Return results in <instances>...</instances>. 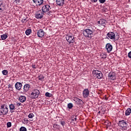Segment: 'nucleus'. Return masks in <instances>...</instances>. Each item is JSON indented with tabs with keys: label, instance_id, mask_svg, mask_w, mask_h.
<instances>
[{
	"label": "nucleus",
	"instance_id": "nucleus-1",
	"mask_svg": "<svg viewBox=\"0 0 131 131\" xmlns=\"http://www.w3.org/2000/svg\"><path fill=\"white\" fill-rule=\"evenodd\" d=\"M39 95H40L39 90L36 89H33L31 91L30 98L31 99H32V100H35L39 97Z\"/></svg>",
	"mask_w": 131,
	"mask_h": 131
},
{
	"label": "nucleus",
	"instance_id": "nucleus-2",
	"mask_svg": "<svg viewBox=\"0 0 131 131\" xmlns=\"http://www.w3.org/2000/svg\"><path fill=\"white\" fill-rule=\"evenodd\" d=\"M118 126L121 129H123L124 130H126L127 128L129 127L128 126V122L123 120L119 121Z\"/></svg>",
	"mask_w": 131,
	"mask_h": 131
},
{
	"label": "nucleus",
	"instance_id": "nucleus-3",
	"mask_svg": "<svg viewBox=\"0 0 131 131\" xmlns=\"http://www.w3.org/2000/svg\"><path fill=\"white\" fill-rule=\"evenodd\" d=\"M9 112V108L8 105L3 104L0 107V115H7Z\"/></svg>",
	"mask_w": 131,
	"mask_h": 131
},
{
	"label": "nucleus",
	"instance_id": "nucleus-4",
	"mask_svg": "<svg viewBox=\"0 0 131 131\" xmlns=\"http://www.w3.org/2000/svg\"><path fill=\"white\" fill-rule=\"evenodd\" d=\"M83 34L85 37H88V38H92V35H93V33L92 32L90 29H86L83 30Z\"/></svg>",
	"mask_w": 131,
	"mask_h": 131
},
{
	"label": "nucleus",
	"instance_id": "nucleus-5",
	"mask_svg": "<svg viewBox=\"0 0 131 131\" xmlns=\"http://www.w3.org/2000/svg\"><path fill=\"white\" fill-rule=\"evenodd\" d=\"M92 73L93 75H94V76H96L97 78L98 79H101L102 77H103V74L102 73V72L99 70H94Z\"/></svg>",
	"mask_w": 131,
	"mask_h": 131
},
{
	"label": "nucleus",
	"instance_id": "nucleus-6",
	"mask_svg": "<svg viewBox=\"0 0 131 131\" xmlns=\"http://www.w3.org/2000/svg\"><path fill=\"white\" fill-rule=\"evenodd\" d=\"M45 13L41 10H37L35 12V17L36 19H40L43 17Z\"/></svg>",
	"mask_w": 131,
	"mask_h": 131
},
{
	"label": "nucleus",
	"instance_id": "nucleus-7",
	"mask_svg": "<svg viewBox=\"0 0 131 131\" xmlns=\"http://www.w3.org/2000/svg\"><path fill=\"white\" fill-rule=\"evenodd\" d=\"M66 38L68 42H69V43H73V42L75 41V39H74V36H73V35H67Z\"/></svg>",
	"mask_w": 131,
	"mask_h": 131
},
{
	"label": "nucleus",
	"instance_id": "nucleus-8",
	"mask_svg": "<svg viewBox=\"0 0 131 131\" xmlns=\"http://www.w3.org/2000/svg\"><path fill=\"white\" fill-rule=\"evenodd\" d=\"M50 10H51V6H50V5L48 4L43 5L41 8V11L44 14L45 13H47L49 12V11H50Z\"/></svg>",
	"mask_w": 131,
	"mask_h": 131
},
{
	"label": "nucleus",
	"instance_id": "nucleus-9",
	"mask_svg": "<svg viewBox=\"0 0 131 131\" xmlns=\"http://www.w3.org/2000/svg\"><path fill=\"white\" fill-rule=\"evenodd\" d=\"M108 79L111 80H116V74L114 72H110L107 76Z\"/></svg>",
	"mask_w": 131,
	"mask_h": 131
},
{
	"label": "nucleus",
	"instance_id": "nucleus-10",
	"mask_svg": "<svg viewBox=\"0 0 131 131\" xmlns=\"http://www.w3.org/2000/svg\"><path fill=\"white\" fill-rule=\"evenodd\" d=\"M37 34L38 37H43L45 36V31L42 29H40L37 30Z\"/></svg>",
	"mask_w": 131,
	"mask_h": 131
},
{
	"label": "nucleus",
	"instance_id": "nucleus-11",
	"mask_svg": "<svg viewBox=\"0 0 131 131\" xmlns=\"http://www.w3.org/2000/svg\"><path fill=\"white\" fill-rule=\"evenodd\" d=\"M98 23L99 24L100 26H103V27H105V26H106L107 21L104 19H100L99 21H98Z\"/></svg>",
	"mask_w": 131,
	"mask_h": 131
},
{
	"label": "nucleus",
	"instance_id": "nucleus-12",
	"mask_svg": "<svg viewBox=\"0 0 131 131\" xmlns=\"http://www.w3.org/2000/svg\"><path fill=\"white\" fill-rule=\"evenodd\" d=\"M83 98H88L89 96L90 95V91L88 89H85L83 91Z\"/></svg>",
	"mask_w": 131,
	"mask_h": 131
},
{
	"label": "nucleus",
	"instance_id": "nucleus-13",
	"mask_svg": "<svg viewBox=\"0 0 131 131\" xmlns=\"http://www.w3.org/2000/svg\"><path fill=\"white\" fill-rule=\"evenodd\" d=\"M105 49L108 53H110L112 51L113 47L110 43H107L105 46Z\"/></svg>",
	"mask_w": 131,
	"mask_h": 131
},
{
	"label": "nucleus",
	"instance_id": "nucleus-14",
	"mask_svg": "<svg viewBox=\"0 0 131 131\" xmlns=\"http://www.w3.org/2000/svg\"><path fill=\"white\" fill-rule=\"evenodd\" d=\"M107 36L110 39H115V33L112 32H110L107 34Z\"/></svg>",
	"mask_w": 131,
	"mask_h": 131
},
{
	"label": "nucleus",
	"instance_id": "nucleus-15",
	"mask_svg": "<svg viewBox=\"0 0 131 131\" xmlns=\"http://www.w3.org/2000/svg\"><path fill=\"white\" fill-rule=\"evenodd\" d=\"M9 107L10 109V113H13V112H15V110H16V107L15 106V104H11L9 105Z\"/></svg>",
	"mask_w": 131,
	"mask_h": 131
},
{
	"label": "nucleus",
	"instance_id": "nucleus-16",
	"mask_svg": "<svg viewBox=\"0 0 131 131\" xmlns=\"http://www.w3.org/2000/svg\"><path fill=\"white\" fill-rule=\"evenodd\" d=\"M65 0H56V4L59 7H63L64 4Z\"/></svg>",
	"mask_w": 131,
	"mask_h": 131
},
{
	"label": "nucleus",
	"instance_id": "nucleus-17",
	"mask_svg": "<svg viewBox=\"0 0 131 131\" xmlns=\"http://www.w3.org/2000/svg\"><path fill=\"white\" fill-rule=\"evenodd\" d=\"M15 87L16 90H20L22 89V83L20 82H17L15 84Z\"/></svg>",
	"mask_w": 131,
	"mask_h": 131
},
{
	"label": "nucleus",
	"instance_id": "nucleus-18",
	"mask_svg": "<svg viewBox=\"0 0 131 131\" xmlns=\"http://www.w3.org/2000/svg\"><path fill=\"white\" fill-rule=\"evenodd\" d=\"M30 89V85L29 84H26L24 86V93H27Z\"/></svg>",
	"mask_w": 131,
	"mask_h": 131
},
{
	"label": "nucleus",
	"instance_id": "nucleus-19",
	"mask_svg": "<svg viewBox=\"0 0 131 131\" xmlns=\"http://www.w3.org/2000/svg\"><path fill=\"white\" fill-rule=\"evenodd\" d=\"M33 3H35L37 6H41L43 4V0H32Z\"/></svg>",
	"mask_w": 131,
	"mask_h": 131
},
{
	"label": "nucleus",
	"instance_id": "nucleus-20",
	"mask_svg": "<svg viewBox=\"0 0 131 131\" xmlns=\"http://www.w3.org/2000/svg\"><path fill=\"white\" fill-rule=\"evenodd\" d=\"M19 101L21 102V103H24V102H25L26 101V97L21 95L19 97Z\"/></svg>",
	"mask_w": 131,
	"mask_h": 131
},
{
	"label": "nucleus",
	"instance_id": "nucleus-21",
	"mask_svg": "<svg viewBox=\"0 0 131 131\" xmlns=\"http://www.w3.org/2000/svg\"><path fill=\"white\" fill-rule=\"evenodd\" d=\"M130 113H131V108H128L125 111V116H128V115H130Z\"/></svg>",
	"mask_w": 131,
	"mask_h": 131
},
{
	"label": "nucleus",
	"instance_id": "nucleus-22",
	"mask_svg": "<svg viewBox=\"0 0 131 131\" xmlns=\"http://www.w3.org/2000/svg\"><path fill=\"white\" fill-rule=\"evenodd\" d=\"M100 57L101 59H106L107 58V53H103L100 54Z\"/></svg>",
	"mask_w": 131,
	"mask_h": 131
},
{
	"label": "nucleus",
	"instance_id": "nucleus-23",
	"mask_svg": "<svg viewBox=\"0 0 131 131\" xmlns=\"http://www.w3.org/2000/svg\"><path fill=\"white\" fill-rule=\"evenodd\" d=\"M71 121H76L77 120V118H76V115H73L71 116Z\"/></svg>",
	"mask_w": 131,
	"mask_h": 131
},
{
	"label": "nucleus",
	"instance_id": "nucleus-24",
	"mask_svg": "<svg viewBox=\"0 0 131 131\" xmlns=\"http://www.w3.org/2000/svg\"><path fill=\"white\" fill-rule=\"evenodd\" d=\"M89 29L92 31V33H94V32H95V31H96V29H97V28L96 27H95V26H92L91 27V28Z\"/></svg>",
	"mask_w": 131,
	"mask_h": 131
},
{
	"label": "nucleus",
	"instance_id": "nucleus-25",
	"mask_svg": "<svg viewBox=\"0 0 131 131\" xmlns=\"http://www.w3.org/2000/svg\"><path fill=\"white\" fill-rule=\"evenodd\" d=\"M1 38L2 40H5V39H7V38H8V35H7L6 34L2 35Z\"/></svg>",
	"mask_w": 131,
	"mask_h": 131
},
{
	"label": "nucleus",
	"instance_id": "nucleus-26",
	"mask_svg": "<svg viewBox=\"0 0 131 131\" xmlns=\"http://www.w3.org/2000/svg\"><path fill=\"white\" fill-rule=\"evenodd\" d=\"M44 78L45 77H43V75H40L38 77V79H39V80H40L41 81H42Z\"/></svg>",
	"mask_w": 131,
	"mask_h": 131
},
{
	"label": "nucleus",
	"instance_id": "nucleus-27",
	"mask_svg": "<svg viewBox=\"0 0 131 131\" xmlns=\"http://www.w3.org/2000/svg\"><path fill=\"white\" fill-rule=\"evenodd\" d=\"M30 33H31V29H28L26 31V35H30Z\"/></svg>",
	"mask_w": 131,
	"mask_h": 131
},
{
	"label": "nucleus",
	"instance_id": "nucleus-28",
	"mask_svg": "<svg viewBox=\"0 0 131 131\" xmlns=\"http://www.w3.org/2000/svg\"><path fill=\"white\" fill-rule=\"evenodd\" d=\"M2 73H3V75H8V70H4L2 71Z\"/></svg>",
	"mask_w": 131,
	"mask_h": 131
},
{
	"label": "nucleus",
	"instance_id": "nucleus-29",
	"mask_svg": "<svg viewBox=\"0 0 131 131\" xmlns=\"http://www.w3.org/2000/svg\"><path fill=\"white\" fill-rule=\"evenodd\" d=\"M46 97H48L49 98H51L52 97V94L49 93V92H46L45 94Z\"/></svg>",
	"mask_w": 131,
	"mask_h": 131
},
{
	"label": "nucleus",
	"instance_id": "nucleus-30",
	"mask_svg": "<svg viewBox=\"0 0 131 131\" xmlns=\"http://www.w3.org/2000/svg\"><path fill=\"white\" fill-rule=\"evenodd\" d=\"M73 107V104L72 103H70L68 104V107L69 109H72V107Z\"/></svg>",
	"mask_w": 131,
	"mask_h": 131
},
{
	"label": "nucleus",
	"instance_id": "nucleus-31",
	"mask_svg": "<svg viewBox=\"0 0 131 131\" xmlns=\"http://www.w3.org/2000/svg\"><path fill=\"white\" fill-rule=\"evenodd\" d=\"M79 100H80V99L77 97H74V98H73V101L76 102V104L78 102V101H79Z\"/></svg>",
	"mask_w": 131,
	"mask_h": 131
},
{
	"label": "nucleus",
	"instance_id": "nucleus-32",
	"mask_svg": "<svg viewBox=\"0 0 131 131\" xmlns=\"http://www.w3.org/2000/svg\"><path fill=\"white\" fill-rule=\"evenodd\" d=\"M7 126L8 128H9V127H11V126H12V123L11 122H7Z\"/></svg>",
	"mask_w": 131,
	"mask_h": 131
},
{
	"label": "nucleus",
	"instance_id": "nucleus-33",
	"mask_svg": "<svg viewBox=\"0 0 131 131\" xmlns=\"http://www.w3.org/2000/svg\"><path fill=\"white\" fill-rule=\"evenodd\" d=\"M20 131H27V129L25 127H21L19 129Z\"/></svg>",
	"mask_w": 131,
	"mask_h": 131
},
{
	"label": "nucleus",
	"instance_id": "nucleus-34",
	"mask_svg": "<svg viewBox=\"0 0 131 131\" xmlns=\"http://www.w3.org/2000/svg\"><path fill=\"white\" fill-rule=\"evenodd\" d=\"M29 118H33L34 117V114L31 113L28 115Z\"/></svg>",
	"mask_w": 131,
	"mask_h": 131
},
{
	"label": "nucleus",
	"instance_id": "nucleus-35",
	"mask_svg": "<svg viewBox=\"0 0 131 131\" xmlns=\"http://www.w3.org/2000/svg\"><path fill=\"white\" fill-rule=\"evenodd\" d=\"M82 103H83V101H82L81 99H80V100H79L77 102V104H78V105H81Z\"/></svg>",
	"mask_w": 131,
	"mask_h": 131
},
{
	"label": "nucleus",
	"instance_id": "nucleus-36",
	"mask_svg": "<svg viewBox=\"0 0 131 131\" xmlns=\"http://www.w3.org/2000/svg\"><path fill=\"white\" fill-rule=\"evenodd\" d=\"M66 123H65V121H60V124L62 125V126H64L65 125Z\"/></svg>",
	"mask_w": 131,
	"mask_h": 131
},
{
	"label": "nucleus",
	"instance_id": "nucleus-37",
	"mask_svg": "<svg viewBox=\"0 0 131 131\" xmlns=\"http://www.w3.org/2000/svg\"><path fill=\"white\" fill-rule=\"evenodd\" d=\"M21 22L22 23H26V22H27V20L26 19V18H23L21 20Z\"/></svg>",
	"mask_w": 131,
	"mask_h": 131
},
{
	"label": "nucleus",
	"instance_id": "nucleus-38",
	"mask_svg": "<svg viewBox=\"0 0 131 131\" xmlns=\"http://www.w3.org/2000/svg\"><path fill=\"white\" fill-rule=\"evenodd\" d=\"M99 2L100 4H104L106 2V0H99Z\"/></svg>",
	"mask_w": 131,
	"mask_h": 131
},
{
	"label": "nucleus",
	"instance_id": "nucleus-39",
	"mask_svg": "<svg viewBox=\"0 0 131 131\" xmlns=\"http://www.w3.org/2000/svg\"><path fill=\"white\" fill-rule=\"evenodd\" d=\"M128 58H129L130 59H131V51H130V52L128 53Z\"/></svg>",
	"mask_w": 131,
	"mask_h": 131
},
{
	"label": "nucleus",
	"instance_id": "nucleus-40",
	"mask_svg": "<svg viewBox=\"0 0 131 131\" xmlns=\"http://www.w3.org/2000/svg\"><path fill=\"white\" fill-rule=\"evenodd\" d=\"M53 127L54 128H57V127H58V124H53Z\"/></svg>",
	"mask_w": 131,
	"mask_h": 131
},
{
	"label": "nucleus",
	"instance_id": "nucleus-41",
	"mask_svg": "<svg viewBox=\"0 0 131 131\" xmlns=\"http://www.w3.org/2000/svg\"><path fill=\"white\" fill-rule=\"evenodd\" d=\"M32 68H33L34 69H36V66H35V64H32Z\"/></svg>",
	"mask_w": 131,
	"mask_h": 131
},
{
	"label": "nucleus",
	"instance_id": "nucleus-42",
	"mask_svg": "<svg viewBox=\"0 0 131 131\" xmlns=\"http://www.w3.org/2000/svg\"><path fill=\"white\" fill-rule=\"evenodd\" d=\"M14 2L16 3V4H19V3H20V0H15Z\"/></svg>",
	"mask_w": 131,
	"mask_h": 131
},
{
	"label": "nucleus",
	"instance_id": "nucleus-43",
	"mask_svg": "<svg viewBox=\"0 0 131 131\" xmlns=\"http://www.w3.org/2000/svg\"><path fill=\"white\" fill-rule=\"evenodd\" d=\"M8 89H12V85H11V84H9L8 85Z\"/></svg>",
	"mask_w": 131,
	"mask_h": 131
},
{
	"label": "nucleus",
	"instance_id": "nucleus-44",
	"mask_svg": "<svg viewBox=\"0 0 131 131\" xmlns=\"http://www.w3.org/2000/svg\"><path fill=\"white\" fill-rule=\"evenodd\" d=\"M92 3H97L98 2V0H90Z\"/></svg>",
	"mask_w": 131,
	"mask_h": 131
},
{
	"label": "nucleus",
	"instance_id": "nucleus-45",
	"mask_svg": "<svg viewBox=\"0 0 131 131\" xmlns=\"http://www.w3.org/2000/svg\"><path fill=\"white\" fill-rule=\"evenodd\" d=\"M3 6V1L0 0V7H2Z\"/></svg>",
	"mask_w": 131,
	"mask_h": 131
},
{
	"label": "nucleus",
	"instance_id": "nucleus-46",
	"mask_svg": "<svg viewBox=\"0 0 131 131\" xmlns=\"http://www.w3.org/2000/svg\"><path fill=\"white\" fill-rule=\"evenodd\" d=\"M21 103H17V105L18 106H21Z\"/></svg>",
	"mask_w": 131,
	"mask_h": 131
},
{
	"label": "nucleus",
	"instance_id": "nucleus-47",
	"mask_svg": "<svg viewBox=\"0 0 131 131\" xmlns=\"http://www.w3.org/2000/svg\"><path fill=\"white\" fill-rule=\"evenodd\" d=\"M4 11V9H3L2 8H0V12H3Z\"/></svg>",
	"mask_w": 131,
	"mask_h": 131
},
{
	"label": "nucleus",
	"instance_id": "nucleus-48",
	"mask_svg": "<svg viewBox=\"0 0 131 131\" xmlns=\"http://www.w3.org/2000/svg\"><path fill=\"white\" fill-rule=\"evenodd\" d=\"M104 100H105V101H107V100H108V97H105V98H104Z\"/></svg>",
	"mask_w": 131,
	"mask_h": 131
},
{
	"label": "nucleus",
	"instance_id": "nucleus-49",
	"mask_svg": "<svg viewBox=\"0 0 131 131\" xmlns=\"http://www.w3.org/2000/svg\"><path fill=\"white\" fill-rule=\"evenodd\" d=\"M101 113V112H98V114H100Z\"/></svg>",
	"mask_w": 131,
	"mask_h": 131
},
{
	"label": "nucleus",
	"instance_id": "nucleus-50",
	"mask_svg": "<svg viewBox=\"0 0 131 131\" xmlns=\"http://www.w3.org/2000/svg\"><path fill=\"white\" fill-rule=\"evenodd\" d=\"M0 83H1V80H0Z\"/></svg>",
	"mask_w": 131,
	"mask_h": 131
}]
</instances>
